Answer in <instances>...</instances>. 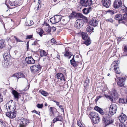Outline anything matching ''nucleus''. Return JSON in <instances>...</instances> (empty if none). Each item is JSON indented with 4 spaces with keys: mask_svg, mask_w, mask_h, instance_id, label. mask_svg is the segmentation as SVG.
Here are the masks:
<instances>
[{
    "mask_svg": "<svg viewBox=\"0 0 127 127\" xmlns=\"http://www.w3.org/2000/svg\"><path fill=\"white\" fill-rule=\"evenodd\" d=\"M110 116L109 113L108 112V114L106 115H104L102 118L103 122L106 126L113 123L114 122V120L110 118Z\"/></svg>",
    "mask_w": 127,
    "mask_h": 127,
    "instance_id": "f257e3e1",
    "label": "nucleus"
},
{
    "mask_svg": "<svg viewBox=\"0 0 127 127\" xmlns=\"http://www.w3.org/2000/svg\"><path fill=\"white\" fill-rule=\"evenodd\" d=\"M123 17H122V15L118 14L115 17V19L116 20H118V22L119 23H123L127 25L126 22L127 21V16L124 17V15H123Z\"/></svg>",
    "mask_w": 127,
    "mask_h": 127,
    "instance_id": "f03ea898",
    "label": "nucleus"
},
{
    "mask_svg": "<svg viewBox=\"0 0 127 127\" xmlns=\"http://www.w3.org/2000/svg\"><path fill=\"white\" fill-rule=\"evenodd\" d=\"M119 119L121 123H123L122 124L120 125V127H126L127 125V121L126 122L127 120L126 116L124 114H122L119 117Z\"/></svg>",
    "mask_w": 127,
    "mask_h": 127,
    "instance_id": "7ed1b4c3",
    "label": "nucleus"
},
{
    "mask_svg": "<svg viewBox=\"0 0 127 127\" xmlns=\"http://www.w3.org/2000/svg\"><path fill=\"white\" fill-rule=\"evenodd\" d=\"M30 120L22 118L19 120L17 126V127H26L27 123L30 122Z\"/></svg>",
    "mask_w": 127,
    "mask_h": 127,
    "instance_id": "20e7f679",
    "label": "nucleus"
},
{
    "mask_svg": "<svg viewBox=\"0 0 127 127\" xmlns=\"http://www.w3.org/2000/svg\"><path fill=\"white\" fill-rule=\"evenodd\" d=\"M8 107L7 108V111L13 110V111L15 110L16 104V102L13 100H11L9 101L6 104V106Z\"/></svg>",
    "mask_w": 127,
    "mask_h": 127,
    "instance_id": "39448f33",
    "label": "nucleus"
},
{
    "mask_svg": "<svg viewBox=\"0 0 127 127\" xmlns=\"http://www.w3.org/2000/svg\"><path fill=\"white\" fill-rule=\"evenodd\" d=\"M42 66L38 64L33 65L30 67V69L32 72L34 73L36 72H38L40 71Z\"/></svg>",
    "mask_w": 127,
    "mask_h": 127,
    "instance_id": "423d86ee",
    "label": "nucleus"
},
{
    "mask_svg": "<svg viewBox=\"0 0 127 127\" xmlns=\"http://www.w3.org/2000/svg\"><path fill=\"white\" fill-rule=\"evenodd\" d=\"M126 78L125 77H119L117 78L118 81L117 82L118 85L120 87H122L124 85Z\"/></svg>",
    "mask_w": 127,
    "mask_h": 127,
    "instance_id": "0eeeda50",
    "label": "nucleus"
},
{
    "mask_svg": "<svg viewBox=\"0 0 127 127\" xmlns=\"http://www.w3.org/2000/svg\"><path fill=\"white\" fill-rule=\"evenodd\" d=\"M117 108L116 104H114L111 105L109 109L110 114L112 115L115 114L116 112Z\"/></svg>",
    "mask_w": 127,
    "mask_h": 127,
    "instance_id": "6e6552de",
    "label": "nucleus"
},
{
    "mask_svg": "<svg viewBox=\"0 0 127 127\" xmlns=\"http://www.w3.org/2000/svg\"><path fill=\"white\" fill-rule=\"evenodd\" d=\"M92 0H81L80 3L83 6L87 7L92 5L93 3Z\"/></svg>",
    "mask_w": 127,
    "mask_h": 127,
    "instance_id": "1a4fd4ad",
    "label": "nucleus"
},
{
    "mask_svg": "<svg viewBox=\"0 0 127 127\" xmlns=\"http://www.w3.org/2000/svg\"><path fill=\"white\" fill-rule=\"evenodd\" d=\"M8 111L6 114L7 116L11 118H13L16 117V113L15 110H11Z\"/></svg>",
    "mask_w": 127,
    "mask_h": 127,
    "instance_id": "9d476101",
    "label": "nucleus"
},
{
    "mask_svg": "<svg viewBox=\"0 0 127 127\" xmlns=\"http://www.w3.org/2000/svg\"><path fill=\"white\" fill-rule=\"evenodd\" d=\"M61 20L60 17L59 15H56L50 19V22L52 24H56L59 22Z\"/></svg>",
    "mask_w": 127,
    "mask_h": 127,
    "instance_id": "9b49d317",
    "label": "nucleus"
},
{
    "mask_svg": "<svg viewBox=\"0 0 127 127\" xmlns=\"http://www.w3.org/2000/svg\"><path fill=\"white\" fill-rule=\"evenodd\" d=\"M84 25V23L82 20L78 19L76 21V23L74 25L75 27L77 28L80 29Z\"/></svg>",
    "mask_w": 127,
    "mask_h": 127,
    "instance_id": "f8f14e48",
    "label": "nucleus"
},
{
    "mask_svg": "<svg viewBox=\"0 0 127 127\" xmlns=\"http://www.w3.org/2000/svg\"><path fill=\"white\" fill-rule=\"evenodd\" d=\"M25 75L21 72H18L13 74L12 76L13 78H16V79L18 80L20 78H25Z\"/></svg>",
    "mask_w": 127,
    "mask_h": 127,
    "instance_id": "ddd939ff",
    "label": "nucleus"
},
{
    "mask_svg": "<svg viewBox=\"0 0 127 127\" xmlns=\"http://www.w3.org/2000/svg\"><path fill=\"white\" fill-rule=\"evenodd\" d=\"M121 0H115L113 3V7L116 9L118 8L122 5Z\"/></svg>",
    "mask_w": 127,
    "mask_h": 127,
    "instance_id": "4468645a",
    "label": "nucleus"
},
{
    "mask_svg": "<svg viewBox=\"0 0 127 127\" xmlns=\"http://www.w3.org/2000/svg\"><path fill=\"white\" fill-rule=\"evenodd\" d=\"M25 61L28 64H33L35 63V60L32 56L26 57L25 58Z\"/></svg>",
    "mask_w": 127,
    "mask_h": 127,
    "instance_id": "2eb2a0df",
    "label": "nucleus"
},
{
    "mask_svg": "<svg viewBox=\"0 0 127 127\" xmlns=\"http://www.w3.org/2000/svg\"><path fill=\"white\" fill-rule=\"evenodd\" d=\"M102 1L103 5L107 8H108L111 5V0H102Z\"/></svg>",
    "mask_w": 127,
    "mask_h": 127,
    "instance_id": "dca6fc26",
    "label": "nucleus"
},
{
    "mask_svg": "<svg viewBox=\"0 0 127 127\" xmlns=\"http://www.w3.org/2000/svg\"><path fill=\"white\" fill-rule=\"evenodd\" d=\"M80 13H77L76 12L72 11V12L68 16V17L70 19L75 18H79Z\"/></svg>",
    "mask_w": 127,
    "mask_h": 127,
    "instance_id": "f3484780",
    "label": "nucleus"
},
{
    "mask_svg": "<svg viewBox=\"0 0 127 127\" xmlns=\"http://www.w3.org/2000/svg\"><path fill=\"white\" fill-rule=\"evenodd\" d=\"M65 53L64 54V55L65 57L68 58V59H70L71 56H73V55L72 53L68 50H65Z\"/></svg>",
    "mask_w": 127,
    "mask_h": 127,
    "instance_id": "a211bd4d",
    "label": "nucleus"
},
{
    "mask_svg": "<svg viewBox=\"0 0 127 127\" xmlns=\"http://www.w3.org/2000/svg\"><path fill=\"white\" fill-rule=\"evenodd\" d=\"M63 121V119L62 116L61 115H58L53 120V122L54 123L57 121H59L62 122Z\"/></svg>",
    "mask_w": 127,
    "mask_h": 127,
    "instance_id": "6ab92c4d",
    "label": "nucleus"
},
{
    "mask_svg": "<svg viewBox=\"0 0 127 127\" xmlns=\"http://www.w3.org/2000/svg\"><path fill=\"white\" fill-rule=\"evenodd\" d=\"M121 6V9L123 11L122 12L125 13L123 15H124V17L125 18L126 16H127V7L124 5H122Z\"/></svg>",
    "mask_w": 127,
    "mask_h": 127,
    "instance_id": "aec40b11",
    "label": "nucleus"
},
{
    "mask_svg": "<svg viewBox=\"0 0 127 127\" xmlns=\"http://www.w3.org/2000/svg\"><path fill=\"white\" fill-rule=\"evenodd\" d=\"M79 18H82V19H81L82 20V21H83V23L84 22L85 23H87L88 21V18H87L86 17L84 16H83V15L81 13H80Z\"/></svg>",
    "mask_w": 127,
    "mask_h": 127,
    "instance_id": "412c9836",
    "label": "nucleus"
},
{
    "mask_svg": "<svg viewBox=\"0 0 127 127\" xmlns=\"http://www.w3.org/2000/svg\"><path fill=\"white\" fill-rule=\"evenodd\" d=\"M123 52L121 54V57L123 58L127 56V46H125L123 49Z\"/></svg>",
    "mask_w": 127,
    "mask_h": 127,
    "instance_id": "4be33fe9",
    "label": "nucleus"
},
{
    "mask_svg": "<svg viewBox=\"0 0 127 127\" xmlns=\"http://www.w3.org/2000/svg\"><path fill=\"white\" fill-rule=\"evenodd\" d=\"M92 8L91 7H89L88 8H85L83 9L82 11L84 14H87L92 11Z\"/></svg>",
    "mask_w": 127,
    "mask_h": 127,
    "instance_id": "5701e85b",
    "label": "nucleus"
},
{
    "mask_svg": "<svg viewBox=\"0 0 127 127\" xmlns=\"http://www.w3.org/2000/svg\"><path fill=\"white\" fill-rule=\"evenodd\" d=\"M56 75L58 79H60L62 81L63 80L65 81L64 76L62 73H59L57 74Z\"/></svg>",
    "mask_w": 127,
    "mask_h": 127,
    "instance_id": "b1692460",
    "label": "nucleus"
},
{
    "mask_svg": "<svg viewBox=\"0 0 127 127\" xmlns=\"http://www.w3.org/2000/svg\"><path fill=\"white\" fill-rule=\"evenodd\" d=\"M12 94L15 99H17V100H18V99L20 96L19 94L16 91L13 90L12 91Z\"/></svg>",
    "mask_w": 127,
    "mask_h": 127,
    "instance_id": "393cba45",
    "label": "nucleus"
},
{
    "mask_svg": "<svg viewBox=\"0 0 127 127\" xmlns=\"http://www.w3.org/2000/svg\"><path fill=\"white\" fill-rule=\"evenodd\" d=\"M98 21L96 20H92L89 22V24L94 27L96 26L98 24Z\"/></svg>",
    "mask_w": 127,
    "mask_h": 127,
    "instance_id": "a878e982",
    "label": "nucleus"
},
{
    "mask_svg": "<svg viewBox=\"0 0 127 127\" xmlns=\"http://www.w3.org/2000/svg\"><path fill=\"white\" fill-rule=\"evenodd\" d=\"M112 96L113 98L114 99H116L118 97V94L117 91L115 89H112Z\"/></svg>",
    "mask_w": 127,
    "mask_h": 127,
    "instance_id": "bb28decb",
    "label": "nucleus"
},
{
    "mask_svg": "<svg viewBox=\"0 0 127 127\" xmlns=\"http://www.w3.org/2000/svg\"><path fill=\"white\" fill-rule=\"evenodd\" d=\"M10 55L8 53H5L3 55V57L5 60L9 61H10Z\"/></svg>",
    "mask_w": 127,
    "mask_h": 127,
    "instance_id": "cd10ccee",
    "label": "nucleus"
},
{
    "mask_svg": "<svg viewBox=\"0 0 127 127\" xmlns=\"http://www.w3.org/2000/svg\"><path fill=\"white\" fill-rule=\"evenodd\" d=\"M100 119L99 116H98V117L93 118L91 119L92 122L95 124L98 123L100 122Z\"/></svg>",
    "mask_w": 127,
    "mask_h": 127,
    "instance_id": "c85d7f7f",
    "label": "nucleus"
},
{
    "mask_svg": "<svg viewBox=\"0 0 127 127\" xmlns=\"http://www.w3.org/2000/svg\"><path fill=\"white\" fill-rule=\"evenodd\" d=\"M74 55L72 59L70 60V62L71 64L74 67H75L77 66V63H78V62L75 61L74 60Z\"/></svg>",
    "mask_w": 127,
    "mask_h": 127,
    "instance_id": "c756f323",
    "label": "nucleus"
},
{
    "mask_svg": "<svg viewBox=\"0 0 127 127\" xmlns=\"http://www.w3.org/2000/svg\"><path fill=\"white\" fill-rule=\"evenodd\" d=\"M98 116L97 113L94 112H91L89 114V116L91 119H92L93 118L98 117Z\"/></svg>",
    "mask_w": 127,
    "mask_h": 127,
    "instance_id": "7c9ffc66",
    "label": "nucleus"
},
{
    "mask_svg": "<svg viewBox=\"0 0 127 127\" xmlns=\"http://www.w3.org/2000/svg\"><path fill=\"white\" fill-rule=\"evenodd\" d=\"M119 64V61H115L113 62L111 64V68H113V67H116V66H118Z\"/></svg>",
    "mask_w": 127,
    "mask_h": 127,
    "instance_id": "2f4dec72",
    "label": "nucleus"
},
{
    "mask_svg": "<svg viewBox=\"0 0 127 127\" xmlns=\"http://www.w3.org/2000/svg\"><path fill=\"white\" fill-rule=\"evenodd\" d=\"M40 56L42 57L43 56H46L48 55V53L45 51L41 50L40 51Z\"/></svg>",
    "mask_w": 127,
    "mask_h": 127,
    "instance_id": "473e14b6",
    "label": "nucleus"
},
{
    "mask_svg": "<svg viewBox=\"0 0 127 127\" xmlns=\"http://www.w3.org/2000/svg\"><path fill=\"white\" fill-rule=\"evenodd\" d=\"M84 42V44L88 46L91 43V41L90 38L89 37L85 40Z\"/></svg>",
    "mask_w": 127,
    "mask_h": 127,
    "instance_id": "72a5a7b5",
    "label": "nucleus"
},
{
    "mask_svg": "<svg viewBox=\"0 0 127 127\" xmlns=\"http://www.w3.org/2000/svg\"><path fill=\"white\" fill-rule=\"evenodd\" d=\"M81 35L82 39L84 40L86 39H87L89 37L88 34L82 32L81 33Z\"/></svg>",
    "mask_w": 127,
    "mask_h": 127,
    "instance_id": "f704fd0d",
    "label": "nucleus"
},
{
    "mask_svg": "<svg viewBox=\"0 0 127 127\" xmlns=\"http://www.w3.org/2000/svg\"><path fill=\"white\" fill-rule=\"evenodd\" d=\"M111 68L114 69L115 72L117 74H120L121 73L119 68V66H116V67H113V68Z\"/></svg>",
    "mask_w": 127,
    "mask_h": 127,
    "instance_id": "c9c22d12",
    "label": "nucleus"
},
{
    "mask_svg": "<svg viewBox=\"0 0 127 127\" xmlns=\"http://www.w3.org/2000/svg\"><path fill=\"white\" fill-rule=\"evenodd\" d=\"M119 103H122L123 104L126 103L127 102V98H120L119 100Z\"/></svg>",
    "mask_w": 127,
    "mask_h": 127,
    "instance_id": "e433bc0d",
    "label": "nucleus"
},
{
    "mask_svg": "<svg viewBox=\"0 0 127 127\" xmlns=\"http://www.w3.org/2000/svg\"><path fill=\"white\" fill-rule=\"evenodd\" d=\"M5 46V42L3 39L0 40V48H1Z\"/></svg>",
    "mask_w": 127,
    "mask_h": 127,
    "instance_id": "4c0bfd02",
    "label": "nucleus"
},
{
    "mask_svg": "<svg viewBox=\"0 0 127 127\" xmlns=\"http://www.w3.org/2000/svg\"><path fill=\"white\" fill-rule=\"evenodd\" d=\"M39 92L42 95L45 96H47L49 94L47 92L43 90H42L41 91L40 90L39 91Z\"/></svg>",
    "mask_w": 127,
    "mask_h": 127,
    "instance_id": "58836bf2",
    "label": "nucleus"
},
{
    "mask_svg": "<svg viewBox=\"0 0 127 127\" xmlns=\"http://www.w3.org/2000/svg\"><path fill=\"white\" fill-rule=\"evenodd\" d=\"M94 28L90 26H88L86 29V31L87 32H91L93 30Z\"/></svg>",
    "mask_w": 127,
    "mask_h": 127,
    "instance_id": "ea45409f",
    "label": "nucleus"
},
{
    "mask_svg": "<svg viewBox=\"0 0 127 127\" xmlns=\"http://www.w3.org/2000/svg\"><path fill=\"white\" fill-rule=\"evenodd\" d=\"M54 108V107H50L49 109L50 111V115H52L54 113L53 109Z\"/></svg>",
    "mask_w": 127,
    "mask_h": 127,
    "instance_id": "a19ab883",
    "label": "nucleus"
},
{
    "mask_svg": "<svg viewBox=\"0 0 127 127\" xmlns=\"http://www.w3.org/2000/svg\"><path fill=\"white\" fill-rule=\"evenodd\" d=\"M46 29L45 30V31L46 32H47L48 33H49L50 34L51 33H50V32L51 31V27L50 26H49L48 27L46 28Z\"/></svg>",
    "mask_w": 127,
    "mask_h": 127,
    "instance_id": "79ce46f5",
    "label": "nucleus"
},
{
    "mask_svg": "<svg viewBox=\"0 0 127 127\" xmlns=\"http://www.w3.org/2000/svg\"><path fill=\"white\" fill-rule=\"evenodd\" d=\"M99 113L101 115H102V116H103H103H104V115H106V114H108V112H107L106 113H104V112L102 109H101Z\"/></svg>",
    "mask_w": 127,
    "mask_h": 127,
    "instance_id": "37998d69",
    "label": "nucleus"
},
{
    "mask_svg": "<svg viewBox=\"0 0 127 127\" xmlns=\"http://www.w3.org/2000/svg\"><path fill=\"white\" fill-rule=\"evenodd\" d=\"M101 109V108L97 106H95L94 108V109L96 111L99 112Z\"/></svg>",
    "mask_w": 127,
    "mask_h": 127,
    "instance_id": "c03bdc74",
    "label": "nucleus"
},
{
    "mask_svg": "<svg viewBox=\"0 0 127 127\" xmlns=\"http://www.w3.org/2000/svg\"><path fill=\"white\" fill-rule=\"evenodd\" d=\"M39 40H36L34 42L32 43V45H35L36 46H39V44L38 43H37V41H38Z\"/></svg>",
    "mask_w": 127,
    "mask_h": 127,
    "instance_id": "a18cd8bd",
    "label": "nucleus"
},
{
    "mask_svg": "<svg viewBox=\"0 0 127 127\" xmlns=\"http://www.w3.org/2000/svg\"><path fill=\"white\" fill-rule=\"evenodd\" d=\"M77 124L80 127H83V125L81 124L80 120H78L77 121Z\"/></svg>",
    "mask_w": 127,
    "mask_h": 127,
    "instance_id": "49530a36",
    "label": "nucleus"
},
{
    "mask_svg": "<svg viewBox=\"0 0 127 127\" xmlns=\"http://www.w3.org/2000/svg\"><path fill=\"white\" fill-rule=\"evenodd\" d=\"M40 31L38 33L40 36H42V34L44 32L42 29H40Z\"/></svg>",
    "mask_w": 127,
    "mask_h": 127,
    "instance_id": "de8ad7c7",
    "label": "nucleus"
},
{
    "mask_svg": "<svg viewBox=\"0 0 127 127\" xmlns=\"http://www.w3.org/2000/svg\"><path fill=\"white\" fill-rule=\"evenodd\" d=\"M16 1L14 2H9L10 4L12 6H16L17 4H16Z\"/></svg>",
    "mask_w": 127,
    "mask_h": 127,
    "instance_id": "09e8293b",
    "label": "nucleus"
},
{
    "mask_svg": "<svg viewBox=\"0 0 127 127\" xmlns=\"http://www.w3.org/2000/svg\"><path fill=\"white\" fill-rule=\"evenodd\" d=\"M43 106V104H38L37 105V107L39 108H42Z\"/></svg>",
    "mask_w": 127,
    "mask_h": 127,
    "instance_id": "8fccbe9b",
    "label": "nucleus"
},
{
    "mask_svg": "<svg viewBox=\"0 0 127 127\" xmlns=\"http://www.w3.org/2000/svg\"><path fill=\"white\" fill-rule=\"evenodd\" d=\"M89 81V80L88 78H87L85 80V84H86V86H87L88 85V83Z\"/></svg>",
    "mask_w": 127,
    "mask_h": 127,
    "instance_id": "3c124183",
    "label": "nucleus"
},
{
    "mask_svg": "<svg viewBox=\"0 0 127 127\" xmlns=\"http://www.w3.org/2000/svg\"><path fill=\"white\" fill-rule=\"evenodd\" d=\"M32 36L33 35L32 34L29 35H27L26 36V39L32 38Z\"/></svg>",
    "mask_w": 127,
    "mask_h": 127,
    "instance_id": "603ef678",
    "label": "nucleus"
},
{
    "mask_svg": "<svg viewBox=\"0 0 127 127\" xmlns=\"http://www.w3.org/2000/svg\"><path fill=\"white\" fill-rule=\"evenodd\" d=\"M102 97V96H100V95L97 96L95 100V102H97V101L98 100V99L100 98H101Z\"/></svg>",
    "mask_w": 127,
    "mask_h": 127,
    "instance_id": "864d4df0",
    "label": "nucleus"
},
{
    "mask_svg": "<svg viewBox=\"0 0 127 127\" xmlns=\"http://www.w3.org/2000/svg\"><path fill=\"white\" fill-rule=\"evenodd\" d=\"M14 38H15V39L16 40L17 42H22V41L20 39L17 38V37L15 36H14Z\"/></svg>",
    "mask_w": 127,
    "mask_h": 127,
    "instance_id": "5fc2aeb1",
    "label": "nucleus"
},
{
    "mask_svg": "<svg viewBox=\"0 0 127 127\" xmlns=\"http://www.w3.org/2000/svg\"><path fill=\"white\" fill-rule=\"evenodd\" d=\"M58 106H59V108L61 109V111H62L64 113V109L63 107L62 106V105H59Z\"/></svg>",
    "mask_w": 127,
    "mask_h": 127,
    "instance_id": "6e6d98bb",
    "label": "nucleus"
},
{
    "mask_svg": "<svg viewBox=\"0 0 127 127\" xmlns=\"http://www.w3.org/2000/svg\"><path fill=\"white\" fill-rule=\"evenodd\" d=\"M51 42L52 43H54V44H56V43L55 40L54 38H52L51 40Z\"/></svg>",
    "mask_w": 127,
    "mask_h": 127,
    "instance_id": "4d7b16f0",
    "label": "nucleus"
},
{
    "mask_svg": "<svg viewBox=\"0 0 127 127\" xmlns=\"http://www.w3.org/2000/svg\"><path fill=\"white\" fill-rule=\"evenodd\" d=\"M106 20L108 22H109L111 23H112L113 22V21L112 18H109L107 19Z\"/></svg>",
    "mask_w": 127,
    "mask_h": 127,
    "instance_id": "13d9d810",
    "label": "nucleus"
},
{
    "mask_svg": "<svg viewBox=\"0 0 127 127\" xmlns=\"http://www.w3.org/2000/svg\"><path fill=\"white\" fill-rule=\"evenodd\" d=\"M32 112L35 113L36 114H37L39 115H40V112H38L35 110H33Z\"/></svg>",
    "mask_w": 127,
    "mask_h": 127,
    "instance_id": "bf43d9fd",
    "label": "nucleus"
},
{
    "mask_svg": "<svg viewBox=\"0 0 127 127\" xmlns=\"http://www.w3.org/2000/svg\"><path fill=\"white\" fill-rule=\"evenodd\" d=\"M28 22L30 23L29 24H28V25L31 26L33 24V22L32 21V22L31 21H29Z\"/></svg>",
    "mask_w": 127,
    "mask_h": 127,
    "instance_id": "052dcab7",
    "label": "nucleus"
},
{
    "mask_svg": "<svg viewBox=\"0 0 127 127\" xmlns=\"http://www.w3.org/2000/svg\"><path fill=\"white\" fill-rule=\"evenodd\" d=\"M2 95L0 94V102H2Z\"/></svg>",
    "mask_w": 127,
    "mask_h": 127,
    "instance_id": "680f3d73",
    "label": "nucleus"
},
{
    "mask_svg": "<svg viewBox=\"0 0 127 127\" xmlns=\"http://www.w3.org/2000/svg\"><path fill=\"white\" fill-rule=\"evenodd\" d=\"M52 29L53 30V31H54L56 30V28L55 27L53 26L52 27Z\"/></svg>",
    "mask_w": 127,
    "mask_h": 127,
    "instance_id": "e2e57ef3",
    "label": "nucleus"
},
{
    "mask_svg": "<svg viewBox=\"0 0 127 127\" xmlns=\"http://www.w3.org/2000/svg\"><path fill=\"white\" fill-rule=\"evenodd\" d=\"M107 98H108L110 99H112L110 95L107 96Z\"/></svg>",
    "mask_w": 127,
    "mask_h": 127,
    "instance_id": "0e129e2a",
    "label": "nucleus"
},
{
    "mask_svg": "<svg viewBox=\"0 0 127 127\" xmlns=\"http://www.w3.org/2000/svg\"><path fill=\"white\" fill-rule=\"evenodd\" d=\"M44 24L46 26H47L48 27L49 26H50L49 25L48 23H47L46 22H44Z\"/></svg>",
    "mask_w": 127,
    "mask_h": 127,
    "instance_id": "69168bd1",
    "label": "nucleus"
},
{
    "mask_svg": "<svg viewBox=\"0 0 127 127\" xmlns=\"http://www.w3.org/2000/svg\"><path fill=\"white\" fill-rule=\"evenodd\" d=\"M60 56L59 55H58L57 56V58L59 59H60Z\"/></svg>",
    "mask_w": 127,
    "mask_h": 127,
    "instance_id": "338daca9",
    "label": "nucleus"
},
{
    "mask_svg": "<svg viewBox=\"0 0 127 127\" xmlns=\"http://www.w3.org/2000/svg\"><path fill=\"white\" fill-rule=\"evenodd\" d=\"M56 104H57L58 106H59V102H57L56 103Z\"/></svg>",
    "mask_w": 127,
    "mask_h": 127,
    "instance_id": "774afa93",
    "label": "nucleus"
}]
</instances>
